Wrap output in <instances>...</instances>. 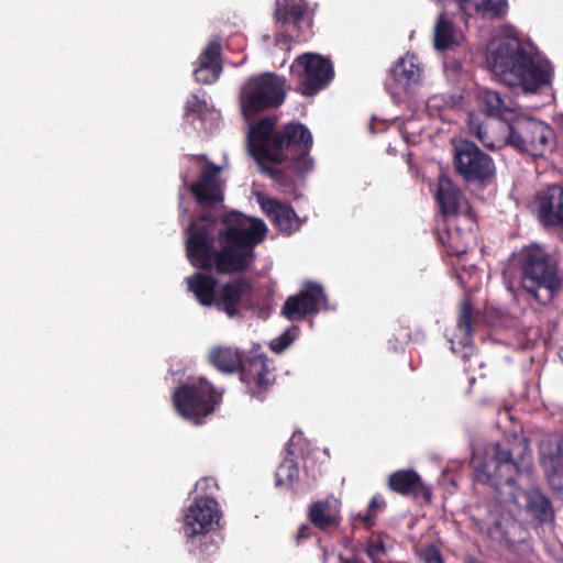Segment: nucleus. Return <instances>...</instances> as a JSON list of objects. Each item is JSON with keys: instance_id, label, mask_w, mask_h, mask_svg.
<instances>
[{"instance_id": "nucleus-1", "label": "nucleus", "mask_w": 563, "mask_h": 563, "mask_svg": "<svg viewBox=\"0 0 563 563\" xmlns=\"http://www.w3.org/2000/svg\"><path fill=\"white\" fill-rule=\"evenodd\" d=\"M216 221L206 211L188 227L185 245L190 264L219 275L249 272L256 261V246L266 238V224L232 210L222 216L224 228L216 234Z\"/></svg>"}, {"instance_id": "nucleus-2", "label": "nucleus", "mask_w": 563, "mask_h": 563, "mask_svg": "<svg viewBox=\"0 0 563 563\" xmlns=\"http://www.w3.org/2000/svg\"><path fill=\"white\" fill-rule=\"evenodd\" d=\"M530 460L529 440L514 434L503 442L486 445L481 455L473 456L474 478L488 485L504 508L523 507L533 518L545 522L553 517L551 500L539 489L525 490L518 484Z\"/></svg>"}, {"instance_id": "nucleus-3", "label": "nucleus", "mask_w": 563, "mask_h": 563, "mask_svg": "<svg viewBox=\"0 0 563 563\" xmlns=\"http://www.w3.org/2000/svg\"><path fill=\"white\" fill-rule=\"evenodd\" d=\"M276 117H264L251 124L247 148L258 163H286L295 174L303 176L313 167L309 156L313 139L300 122H289L276 130Z\"/></svg>"}, {"instance_id": "nucleus-4", "label": "nucleus", "mask_w": 563, "mask_h": 563, "mask_svg": "<svg viewBox=\"0 0 563 563\" xmlns=\"http://www.w3.org/2000/svg\"><path fill=\"white\" fill-rule=\"evenodd\" d=\"M511 266L518 274V291L528 302L548 306L561 292L560 261L543 245L521 246L512 253Z\"/></svg>"}, {"instance_id": "nucleus-5", "label": "nucleus", "mask_w": 563, "mask_h": 563, "mask_svg": "<svg viewBox=\"0 0 563 563\" xmlns=\"http://www.w3.org/2000/svg\"><path fill=\"white\" fill-rule=\"evenodd\" d=\"M488 63L497 75L509 85L520 86L527 92H537L550 84L552 69L534 63L532 56L517 41H504L488 56Z\"/></svg>"}, {"instance_id": "nucleus-6", "label": "nucleus", "mask_w": 563, "mask_h": 563, "mask_svg": "<svg viewBox=\"0 0 563 563\" xmlns=\"http://www.w3.org/2000/svg\"><path fill=\"white\" fill-rule=\"evenodd\" d=\"M499 124L505 129L507 135L498 142L489 141L486 131L479 124L471 129L482 144L489 150H498L503 145H508L520 154L542 157L554 145V130L541 120L521 117L511 122H500Z\"/></svg>"}, {"instance_id": "nucleus-7", "label": "nucleus", "mask_w": 563, "mask_h": 563, "mask_svg": "<svg viewBox=\"0 0 563 563\" xmlns=\"http://www.w3.org/2000/svg\"><path fill=\"white\" fill-rule=\"evenodd\" d=\"M222 514L218 501L211 497H196L184 518V532L190 539V552L199 563H210L219 550L207 533L219 525Z\"/></svg>"}, {"instance_id": "nucleus-8", "label": "nucleus", "mask_w": 563, "mask_h": 563, "mask_svg": "<svg viewBox=\"0 0 563 563\" xmlns=\"http://www.w3.org/2000/svg\"><path fill=\"white\" fill-rule=\"evenodd\" d=\"M286 99V79L275 73H262L246 79L240 90L239 101L242 114H256L280 107Z\"/></svg>"}, {"instance_id": "nucleus-9", "label": "nucleus", "mask_w": 563, "mask_h": 563, "mask_svg": "<svg viewBox=\"0 0 563 563\" xmlns=\"http://www.w3.org/2000/svg\"><path fill=\"white\" fill-rule=\"evenodd\" d=\"M177 413L194 424H202L222 401L219 391L210 382L200 378L195 383L183 384L172 395Z\"/></svg>"}, {"instance_id": "nucleus-10", "label": "nucleus", "mask_w": 563, "mask_h": 563, "mask_svg": "<svg viewBox=\"0 0 563 563\" xmlns=\"http://www.w3.org/2000/svg\"><path fill=\"white\" fill-rule=\"evenodd\" d=\"M453 167L465 183L474 185H486L496 174L493 158L468 140L454 144Z\"/></svg>"}, {"instance_id": "nucleus-11", "label": "nucleus", "mask_w": 563, "mask_h": 563, "mask_svg": "<svg viewBox=\"0 0 563 563\" xmlns=\"http://www.w3.org/2000/svg\"><path fill=\"white\" fill-rule=\"evenodd\" d=\"M291 76L298 81L297 91L311 97L324 89L334 76L330 59L314 53L299 55L290 66Z\"/></svg>"}, {"instance_id": "nucleus-12", "label": "nucleus", "mask_w": 563, "mask_h": 563, "mask_svg": "<svg viewBox=\"0 0 563 563\" xmlns=\"http://www.w3.org/2000/svg\"><path fill=\"white\" fill-rule=\"evenodd\" d=\"M272 361L263 353L251 352L244 355L239 373L252 397L264 399V394L274 384Z\"/></svg>"}, {"instance_id": "nucleus-13", "label": "nucleus", "mask_w": 563, "mask_h": 563, "mask_svg": "<svg viewBox=\"0 0 563 563\" xmlns=\"http://www.w3.org/2000/svg\"><path fill=\"white\" fill-rule=\"evenodd\" d=\"M443 230L437 229L438 242L445 250L449 256H462L468 252L471 240L473 239V225L476 222L473 209L466 203L465 213L462 214L461 222L455 220L444 221Z\"/></svg>"}, {"instance_id": "nucleus-14", "label": "nucleus", "mask_w": 563, "mask_h": 563, "mask_svg": "<svg viewBox=\"0 0 563 563\" xmlns=\"http://www.w3.org/2000/svg\"><path fill=\"white\" fill-rule=\"evenodd\" d=\"M197 158L203 161L205 166L198 179L189 186V191L202 208H216L224 199L223 184L220 178L222 166L208 161L206 155H199Z\"/></svg>"}, {"instance_id": "nucleus-15", "label": "nucleus", "mask_w": 563, "mask_h": 563, "mask_svg": "<svg viewBox=\"0 0 563 563\" xmlns=\"http://www.w3.org/2000/svg\"><path fill=\"white\" fill-rule=\"evenodd\" d=\"M327 302L323 287L307 280L300 291L289 296L282 307V316L289 321H301L308 316L317 314Z\"/></svg>"}, {"instance_id": "nucleus-16", "label": "nucleus", "mask_w": 563, "mask_h": 563, "mask_svg": "<svg viewBox=\"0 0 563 563\" xmlns=\"http://www.w3.org/2000/svg\"><path fill=\"white\" fill-rule=\"evenodd\" d=\"M214 307L229 318L242 317L243 311L253 307L252 283L239 277L220 285Z\"/></svg>"}, {"instance_id": "nucleus-17", "label": "nucleus", "mask_w": 563, "mask_h": 563, "mask_svg": "<svg viewBox=\"0 0 563 563\" xmlns=\"http://www.w3.org/2000/svg\"><path fill=\"white\" fill-rule=\"evenodd\" d=\"M539 453L549 486L563 500V432L548 435L541 442Z\"/></svg>"}, {"instance_id": "nucleus-18", "label": "nucleus", "mask_w": 563, "mask_h": 563, "mask_svg": "<svg viewBox=\"0 0 563 563\" xmlns=\"http://www.w3.org/2000/svg\"><path fill=\"white\" fill-rule=\"evenodd\" d=\"M395 90L411 95L420 86L423 68L416 55L400 57L389 70Z\"/></svg>"}, {"instance_id": "nucleus-19", "label": "nucleus", "mask_w": 563, "mask_h": 563, "mask_svg": "<svg viewBox=\"0 0 563 563\" xmlns=\"http://www.w3.org/2000/svg\"><path fill=\"white\" fill-rule=\"evenodd\" d=\"M388 487L396 494L411 497L415 500L431 503L432 492L421 476L413 470H398L388 477Z\"/></svg>"}, {"instance_id": "nucleus-20", "label": "nucleus", "mask_w": 563, "mask_h": 563, "mask_svg": "<svg viewBox=\"0 0 563 563\" xmlns=\"http://www.w3.org/2000/svg\"><path fill=\"white\" fill-rule=\"evenodd\" d=\"M221 55V38L214 37L207 44L198 58L199 66L194 71L197 82L211 85L218 80L223 69Z\"/></svg>"}, {"instance_id": "nucleus-21", "label": "nucleus", "mask_w": 563, "mask_h": 563, "mask_svg": "<svg viewBox=\"0 0 563 563\" xmlns=\"http://www.w3.org/2000/svg\"><path fill=\"white\" fill-rule=\"evenodd\" d=\"M263 212L280 232L290 235L300 227L299 218L291 206L271 197H258Z\"/></svg>"}, {"instance_id": "nucleus-22", "label": "nucleus", "mask_w": 563, "mask_h": 563, "mask_svg": "<svg viewBox=\"0 0 563 563\" xmlns=\"http://www.w3.org/2000/svg\"><path fill=\"white\" fill-rule=\"evenodd\" d=\"M539 218L545 225L563 228V187L549 186L537 195Z\"/></svg>"}, {"instance_id": "nucleus-23", "label": "nucleus", "mask_w": 563, "mask_h": 563, "mask_svg": "<svg viewBox=\"0 0 563 563\" xmlns=\"http://www.w3.org/2000/svg\"><path fill=\"white\" fill-rule=\"evenodd\" d=\"M307 518L313 527L323 532L339 528L342 521L339 500L327 497L312 501L308 507Z\"/></svg>"}, {"instance_id": "nucleus-24", "label": "nucleus", "mask_w": 563, "mask_h": 563, "mask_svg": "<svg viewBox=\"0 0 563 563\" xmlns=\"http://www.w3.org/2000/svg\"><path fill=\"white\" fill-rule=\"evenodd\" d=\"M435 199L443 221L455 220V222H461V218L462 214L465 213V209L461 210L463 194L457 186H455L450 179H440Z\"/></svg>"}, {"instance_id": "nucleus-25", "label": "nucleus", "mask_w": 563, "mask_h": 563, "mask_svg": "<svg viewBox=\"0 0 563 563\" xmlns=\"http://www.w3.org/2000/svg\"><path fill=\"white\" fill-rule=\"evenodd\" d=\"M306 11L303 0H276L274 16L279 29L289 32L292 37L298 36Z\"/></svg>"}, {"instance_id": "nucleus-26", "label": "nucleus", "mask_w": 563, "mask_h": 563, "mask_svg": "<svg viewBox=\"0 0 563 563\" xmlns=\"http://www.w3.org/2000/svg\"><path fill=\"white\" fill-rule=\"evenodd\" d=\"M473 317H474V307L471 301V299L465 298L461 302L460 312L457 317V331L460 332V342L462 343L463 347L466 350L463 354V360L466 363H468L467 366H465V371L467 372H474L475 367L472 365L471 360L472 357H475L476 365L478 367H482L483 363L478 360V356L476 353H474V347L472 345V336H473Z\"/></svg>"}, {"instance_id": "nucleus-27", "label": "nucleus", "mask_w": 563, "mask_h": 563, "mask_svg": "<svg viewBox=\"0 0 563 563\" xmlns=\"http://www.w3.org/2000/svg\"><path fill=\"white\" fill-rule=\"evenodd\" d=\"M188 290L202 307H214L219 285L214 276L196 272L186 278Z\"/></svg>"}, {"instance_id": "nucleus-28", "label": "nucleus", "mask_w": 563, "mask_h": 563, "mask_svg": "<svg viewBox=\"0 0 563 563\" xmlns=\"http://www.w3.org/2000/svg\"><path fill=\"white\" fill-rule=\"evenodd\" d=\"M460 8L467 15L498 18L506 12L507 0H459Z\"/></svg>"}, {"instance_id": "nucleus-29", "label": "nucleus", "mask_w": 563, "mask_h": 563, "mask_svg": "<svg viewBox=\"0 0 563 563\" xmlns=\"http://www.w3.org/2000/svg\"><path fill=\"white\" fill-rule=\"evenodd\" d=\"M244 354L236 349L218 346L209 354L210 363L222 373L239 372Z\"/></svg>"}, {"instance_id": "nucleus-30", "label": "nucleus", "mask_w": 563, "mask_h": 563, "mask_svg": "<svg viewBox=\"0 0 563 563\" xmlns=\"http://www.w3.org/2000/svg\"><path fill=\"white\" fill-rule=\"evenodd\" d=\"M520 529V525L509 514H501L488 527V536L499 543L506 545L516 542V531Z\"/></svg>"}, {"instance_id": "nucleus-31", "label": "nucleus", "mask_w": 563, "mask_h": 563, "mask_svg": "<svg viewBox=\"0 0 563 563\" xmlns=\"http://www.w3.org/2000/svg\"><path fill=\"white\" fill-rule=\"evenodd\" d=\"M434 48L441 52H445L456 43L455 42V33H454V24L444 16V14H440L435 26H434V36H433Z\"/></svg>"}, {"instance_id": "nucleus-32", "label": "nucleus", "mask_w": 563, "mask_h": 563, "mask_svg": "<svg viewBox=\"0 0 563 563\" xmlns=\"http://www.w3.org/2000/svg\"><path fill=\"white\" fill-rule=\"evenodd\" d=\"M479 102L486 115L499 118L508 110L501 96L493 90H483L479 95Z\"/></svg>"}, {"instance_id": "nucleus-33", "label": "nucleus", "mask_w": 563, "mask_h": 563, "mask_svg": "<svg viewBox=\"0 0 563 563\" xmlns=\"http://www.w3.org/2000/svg\"><path fill=\"white\" fill-rule=\"evenodd\" d=\"M384 505H385L384 501L382 504H379L378 497L374 496L371 499L366 511L364 514L358 512L355 517V520H358L360 522H362L366 528H372L375 523L376 511L379 508H382V506H384Z\"/></svg>"}, {"instance_id": "nucleus-34", "label": "nucleus", "mask_w": 563, "mask_h": 563, "mask_svg": "<svg viewBox=\"0 0 563 563\" xmlns=\"http://www.w3.org/2000/svg\"><path fill=\"white\" fill-rule=\"evenodd\" d=\"M286 477L287 484H292L295 478L298 476V467L292 464V462H284L279 465L277 473H276V485L280 486L284 485V476Z\"/></svg>"}, {"instance_id": "nucleus-35", "label": "nucleus", "mask_w": 563, "mask_h": 563, "mask_svg": "<svg viewBox=\"0 0 563 563\" xmlns=\"http://www.w3.org/2000/svg\"><path fill=\"white\" fill-rule=\"evenodd\" d=\"M207 108L205 100H201L197 95H191L185 104V115H197L200 117Z\"/></svg>"}, {"instance_id": "nucleus-36", "label": "nucleus", "mask_w": 563, "mask_h": 563, "mask_svg": "<svg viewBox=\"0 0 563 563\" xmlns=\"http://www.w3.org/2000/svg\"><path fill=\"white\" fill-rule=\"evenodd\" d=\"M292 341L294 336L290 334L289 330H286L277 339L272 341L271 349L276 353H282L291 344Z\"/></svg>"}, {"instance_id": "nucleus-37", "label": "nucleus", "mask_w": 563, "mask_h": 563, "mask_svg": "<svg viewBox=\"0 0 563 563\" xmlns=\"http://www.w3.org/2000/svg\"><path fill=\"white\" fill-rule=\"evenodd\" d=\"M424 563H443L440 551L434 545H428L422 551Z\"/></svg>"}, {"instance_id": "nucleus-38", "label": "nucleus", "mask_w": 563, "mask_h": 563, "mask_svg": "<svg viewBox=\"0 0 563 563\" xmlns=\"http://www.w3.org/2000/svg\"><path fill=\"white\" fill-rule=\"evenodd\" d=\"M313 536L312 527L309 523H302L295 536L296 544H300L301 541L310 539Z\"/></svg>"}, {"instance_id": "nucleus-39", "label": "nucleus", "mask_w": 563, "mask_h": 563, "mask_svg": "<svg viewBox=\"0 0 563 563\" xmlns=\"http://www.w3.org/2000/svg\"><path fill=\"white\" fill-rule=\"evenodd\" d=\"M272 174H273V177H274L276 180H278V179H279V177L283 175V173H282V172H275V170H273V172H272Z\"/></svg>"}, {"instance_id": "nucleus-40", "label": "nucleus", "mask_w": 563, "mask_h": 563, "mask_svg": "<svg viewBox=\"0 0 563 563\" xmlns=\"http://www.w3.org/2000/svg\"><path fill=\"white\" fill-rule=\"evenodd\" d=\"M343 563H363L358 560H344Z\"/></svg>"}, {"instance_id": "nucleus-41", "label": "nucleus", "mask_w": 563, "mask_h": 563, "mask_svg": "<svg viewBox=\"0 0 563 563\" xmlns=\"http://www.w3.org/2000/svg\"><path fill=\"white\" fill-rule=\"evenodd\" d=\"M474 382H475V377H471L470 378V384L472 385V384H474Z\"/></svg>"}, {"instance_id": "nucleus-42", "label": "nucleus", "mask_w": 563, "mask_h": 563, "mask_svg": "<svg viewBox=\"0 0 563 563\" xmlns=\"http://www.w3.org/2000/svg\"><path fill=\"white\" fill-rule=\"evenodd\" d=\"M561 357H562V360H563V349H562Z\"/></svg>"}]
</instances>
